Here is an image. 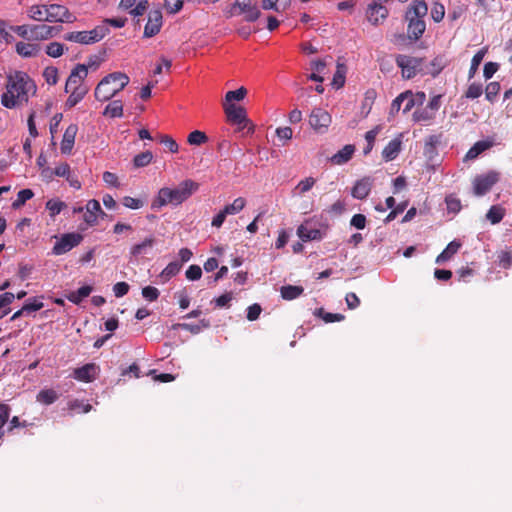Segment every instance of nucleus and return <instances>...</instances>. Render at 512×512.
<instances>
[{
    "mask_svg": "<svg viewBox=\"0 0 512 512\" xmlns=\"http://www.w3.org/2000/svg\"><path fill=\"white\" fill-rule=\"evenodd\" d=\"M153 159V154L150 151H146L136 155L133 159V163L135 167H145L151 163Z\"/></svg>",
    "mask_w": 512,
    "mask_h": 512,
    "instance_id": "obj_47",
    "label": "nucleus"
},
{
    "mask_svg": "<svg viewBox=\"0 0 512 512\" xmlns=\"http://www.w3.org/2000/svg\"><path fill=\"white\" fill-rule=\"evenodd\" d=\"M36 399L39 403L50 405L58 399V394L53 389H44L37 394Z\"/></svg>",
    "mask_w": 512,
    "mask_h": 512,
    "instance_id": "obj_39",
    "label": "nucleus"
},
{
    "mask_svg": "<svg viewBox=\"0 0 512 512\" xmlns=\"http://www.w3.org/2000/svg\"><path fill=\"white\" fill-rule=\"evenodd\" d=\"M491 147V143L488 141L476 142L466 153L465 159L472 160L478 157L479 154Z\"/></svg>",
    "mask_w": 512,
    "mask_h": 512,
    "instance_id": "obj_36",
    "label": "nucleus"
},
{
    "mask_svg": "<svg viewBox=\"0 0 512 512\" xmlns=\"http://www.w3.org/2000/svg\"><path fill=\"white\" fill-rule=\"evenodd\" d=\"M482 92L483 90L480 84L472 83L469 85L466 91V97L470 99H476L481 96Z\"/></svg>",
    "mask_w": 512,
    "mask_h": 512,
    "instance_id": "obj_63",
    "label": "nucleus"
},
{
    "mask_svg": "<svg viewBox=\"0 0 512 512\" xmlns=\"http://www.w3.org/2000/svg\"><path fill=\"white\" fill-rule=\"evenodd\" d=\"M316 184V178L312 176L301 179L293 188L292 194L295 197H303L306 193L313 189Z\"/></svg>",
    "mask_w": 512,
    "mask_h": 512,
    "instance_id": "obj_23",
    "label": "nucleus"
},
{
    "mask_svg": "<svg viewBox=\"0 0 512 512\" xmlns=\"http://www.w3.org/2000/svg\"><path fill=\"white\" fill-rule=\"evenodd\" d=\"M34 196V193L31 189H23L18 192L17 199L12 203V207L14 209H19L22 207L26 201L30 200Z\"/></svg>",
    "mask_w": 512,
    "mask_h": 512,
    "instance_id": "obj_46",
    "label": "nucleus"
},
{
    "mask_svg": "<svg viewBox=\"0 0 512 512\" xmlns=\"http://www.w3.org/2000/svg\"><path fill=\"white\" fill-rule=\"evenodd\" d=\"M331 122V115L322 108H314L309 116V125L319 134L326 133Z\"/></svg>",
    "mask_w": 512,
    "mask_h": 512,
    "instance_id": "obj_8",
    "label": "nucleus"
},
{
    "mask_svg": "<svg viewBox=\"0 0 512 512\" xmlns=\"http://www.w3.org/2000/svg\"><path fill=\"white\" fill-rule=\"evenodd\" d=\"M12 33L13 31L10 30V26L0 20V41L6 44L12 43L14 41Z\"/></svg>",
    "mask_w": 512,
    "mask_h": 512,
    "instance_id": "obj_48",
    "label": "nucleus"
},
{
    "mask_svg": "<svg viewBox=\"0 0 512 512\" xmlns=\"http://www.w3.org/2000/svg\"><path fill=\"white\" fill-rule=\"evenodd\" d=\"M88 75V68L84 64H78L70 73L66 85L65 91L69 92L72 88L79 86H86L83 81Z\"/></svg>",
    "mask_w": 512,
    "mask_h": 512,
    "instance_id": "obj_10",
    "label": "nucleus"
},
{
    "mask_svg": "<svg viewBox=\"0 0 512 512\" xmlns=\"http://www.w3.org/2000/svg\"><path fill=\"white\" fill-rule=\"evenodd\" d=\"M162 18L160 10H152L149 12L148 21L144 27V37L151 38L160 32L163 23Z\"/></svg>",
    "mask_w": 512,
    "mask_h": 512,
    "instance_id": "obj_12",
    "label": "nucleus"
},
{
    "mask_svg": "<svg viewBox=\"0 0 512 512\" xmlns=\"http://www.w3.org/2000/svg\"><path fill=\"white\" fill-rule=\"evenodd\" d=\"M224 111L228 117V120L239 126V129H244L249 125L246 110L237 106L234 103L223 104Z\"/></svg>",
    "mask_w": 512,
    "mask_h": 512,
    "instance_id": "obj_9",
    "label": "nucleus"
},
{
    "mask_svg": "<svg viewBox=\"0 0 512 512\" xmlns=\"http://www.w3.org/2000/svg\"><path fill=\"white\" fill-rule=\"evenodd\" d=\"M235 7H238L239 14H244V19L247 22H254L261 15L258 7L251 4V0H236Z\"/></svg>",
    "mask_w": 512,
    "mask_h": 512,
    "instance_id": "obj_13",
    "label": "nucleus"
},
{
    "mask_svg": "<svg viewBox=\"0 0 512 512\" xmlns=\"http://www.w3.org/2000/svg\"><path fill=\"white\" fill-rule=\"evenodd\" d=\"M185 276L190 281L199 280L202 276V269L198 265H191L186 270Z\"/></svg>",
    "mask_w": 512,
    "mask_h": 512,
    "instance_id": "obj_59",
    "label": "nucleus"
},
{
    "mask_svg": "<svg viewBox=\"0 0 512 512\" xmlns=\"http://www.w3.org/2000/svg\"><path fill=\"white\" fill-rule=\"evenodd\" d=\"M379 131H380V128L376 127L374 129H371L368 132H366L365 139L367 141V146L364 148V154L365 155L370 153L371 150L373 149L374 141H375Z\"/></svg>",
    "mask_w": 512,
    "mask_h": 512,
    "instance_id": "obj_52",
    "label": "nucleus"
},
{
    "mask_svg": "<svg viewBox=\"0 0 512 512\" xmlns=\"http://www.w3.org/2000/svg\"><path fill=\"white\" fill-rule=\"evenodd\" d=\"M246 200L243 197L236 198L231 204L226 205L223 209L227 215H235L244 209Z\"/></svg>",
    "mask_w": 512,
    "mask_h": 512,
    "instance_id": "obj_42",
    "label": "nucleus"
},
{
    "mask_svg": "<svg viewBox=\"0 0 512 512\" xmlns=\"http://www.w3.org/2000/svg\"><path fill=\"white\" fill-rule=\"evenodd\" d=\"M180 328L183 330L189 331L193 334H198L202 329L209 327V322L206 320H201L199 324H188L182 323L178 324Z\"/></svg>",
    "mask_w": 512,
    "mask_h": 512,
    "instance_id": "obj_50",
    "label": "nucleus"
},
{
    "mask_svg": "<svg viewBox=\"0 0 512 512\" xmlns=\"http://www.w3.org/2000/svg\"><path fill=\"white\" fill-rule=\"evenodd\" d=\"M409 96L408 93H401L400 95H398L392 102L391 104V108H390V114L391 115H394L396 113L399 112V110L401 109V105L402 103L405 101V98Z\"/></svg>",
    "mask_w": 512,
    "mask_h": 512,
    "instance_id": "obj_62",
    "label": "nucleus"
},
{
    "mask_svg": "<svg viewBox=\"0 0 512 512\" xmlns=\"http://www.w3.org/2000/svg\"><path fill=\"white\" fill-rule=\"evenodd\" d=\"M317 312L326 323L339 322L344 319V316L339 313H324L322 309H319Z\"/></svg>",
    "mask_w": 512,
    "mask_h": 512,
    "instance_id": "obj_61",
    "label": "nucleus"
},
{
    "mask_svg": "<svg viewBox=\"0 0 512 512\" xmlns=\"http://www.w3.org/2000/svg\"><path fill=\"white\" fill-rule=\"evenodd\" d=\"M15 299V295L11 292H5L0 295V310H3L0 317H3L8 313V310H4L6 307H8L13 300Z\"/></svg>",
    "mask_w": 512,
    "mask_h": 512,
    "instance_id": "obj_56",
    "label": "nucleus"
},
{
    "mask_svg": "<svg viewBox=\"0 0 512 512\" xmlns=\"http://www.w3.org/2000/svg\"><path fill=\"white\" fill-rule=\"evenodd\" d=\"M53 28L45 25H35L31 27L30 29V38L36 39V40H43L48 39L52 36Z\"/></svg>",
    "mask_w": 512,
    "mask_h": 512,
    "instance_id": "obj_28",
    "label": "nucleus"
},
{
    "mask_svg": "<svg viewBox=\"0 0 512 512\" xmlns=\"http://www.w3.org/2000/svg\"><path fill=\"white\" fill-rule=\"evenodd\" d=\"M155 243L156 239L153 236L147 237L141 242L131 246L130 255L136 259L148 255L152 251Z\"/></svg>",
    "mask_w": 512,
    "mask_h": 512,
    "instance_id": "obj_17",
    "label": "nucleus"
},
{
    "mask_svg": "<svg viewBox=\"0 0 512 512\" xmlns=\"http://www.w3.org/2000/svg\"><path fill=\"white\" fill-rule=\"evenodd\" d=\"M68 406L71 411H75L76 413H88L92 409L90 404L80 400H73L69 402Z\"/></svg>",
    "mask_w": 512,
    "mask_h": 512,
    "instance_id": "obj_51",
    "label": "nucleus"
},
{
    "mask_svg": "<svg viewBox=\"0 0 512 512\" xmlns=\"http://www.w3.org/2000/svg\"><path fill=\"white\" fill-rule=\"evenodd\" d=\"M291 5V0H262V8L264 10H274L283 12Z\"/></svg>",
    "mask_w": 512,
    "mask_h": 512,
    "instance_id": "obj_31",
    "label": "nucleus"
},
{
    "mask_svg": "<svg viewBox=\"0 0 512 512\" xmlns=\"http://www.w3.org/2000/svg\"><path fill=\"white\" fill-rule=\"evenodd\" d=\"M103 114L112 118L121 117L123 115V105L121 101L115 100L110 102L106 106Z\"/></svg>",
    "mask_w": 512,
    "mask_h": 512,
    "instance_id": "obj_40",
    "label": "nucleus"
},
{
    "mask_svg": "<svg viewBox=\"0 0 512 512\" xmlns=\"http://www.w3.org/2000/svg\"><path fill=\"white\" fill-rule=\"evenodd\" d=\"M182 264L177 261L170 262L161 272L160 278L163 282L168 281L175 275H177L181 270Z\"/></svg>",
    "mask_w": 512,
    "mask_h": 512,
    "instance_id": "obj_34",
    "label": "nucleus"
},
{
    "mask_svg": "<svg viewBox=\"0 0 512 512\" xmlns=\"http://www.w3.org/2000/svg\"><path fill=\"white\" fill-rule=\"evenodd\" d=\"M83 240V236L79 233H66L57 238L53 248L52 253L54 255H62L74 247L78 246Z\"/></svg>",
    "mask_w": 512,
    "mask_h": 512,
    "instance_id": "obj_7",
    "label": "nucleus"
},
{
    "mask_svg": "<svg viewBox=\"0 0 512 512\" xmlns=\"http://www.w3.org/2000/svg\"><path fill=\"white\" fill-rule=\"evenodd\" d=\"M373 186V179L370 177H363L357 180L351 189L353 198L363 200L368 197Z\"/></svg>",
    "mask_w": 512,
    "mask_h": 512,
    "instance_id": "obj_14",
    "label": "nucleus"
},
{
    "mask_svg": "<svg viewBox=\"0 0 512 512\" xmlns=\"http://www.w3.org/2000/svg\"><path fill=\"white\" fill-rule=\"evenodd\" d=\"M487 53V48L480 49L472 58L471 66L469 69V78H473L476 71L478 70V67L480 63L482 62L483 58L485 57Z\"/></svg>",
    "mask_w": 512,
    "mask_h": 512,
    "instance_id": "obj_45",
    "label": "nucleus"
},
{
    "mask_svg": "<svg viewBox=\"0 0 512 512\" xmlns=\"http://www.w3.org/2000/svg\"><path fill=\"white\" fill-rule=\"evenodd\" d=\"M461 243L459 241H451L447 247L436 258L437 264H442L450 260L460 249Z\"/></svg>",
    "mask_w": 512,
    "mask_h": 512,
    "instance_id": "obj_26",
    "label": "nucleus"
},
{
    "mask_svg": "<svg viewBox=\"0 0 512 512\" xmlns=\"http://www.w3.org/2000/svg\"><path fill=\"white\" fill-rule=\"evenodd\" d=\"M396 64L401 69L404 79H412L422 70L423 59L400 54L396 56Z\"/></svg>",
    "mask_w": 512,
    "mask_h": 512,
    "instance_id": "obj_5",
    "label": "nucleus"
},
{
    "mask_svg": "<svg viewBox=\"0 0 512 512\" xmlns=\"http://www.w3.org/2000/svg\"><path fill=\"white\" fill-rule=\"evenodd\" d=\"M104 214L99 201L92 199L89 200L85 206L84 222L88 226H94L98 222V216Z\"/></svg>",
    "mask_w": 512,
    "mask_h": 512,
    "instance_id": "obj_16",
    "label": "nucleus"
},
{
    "mask_svg": "<svg viewBox=\"0 0 512 512\" xmlns=\"http://www.w3.org/2000/svg\"><path fill=\"white\" fill-rule=\"evenodd\" d=\"M91 292V286H82L78 290L71 292L67 296V299L74 304H79L84 298L88 297Z\"/></svg>",
    "mask_w": 512,
    "mask_h": 512,
    "instance_id": "obj_35",
    "label": "nucleus"
},
{
    "mask_svg": "<svg viewBox=\"0 0 512 512\" xmlns=\"http://www.w3.org/2000/svg\"><path fill=\"white\" fill-rule=\"evenodd\" d=\"M122 204L129 209L138 210L144 206V201L131 196H125L122 199Z\"/></svg>",
    "mask_w": 512,
    "mask_h": 512,
    "instance_id": "obj_55",
    "label": "nucleus"
},
{
    "mask_svg": "<svg viewBox=\"0 0 512 512\" xmlns=\"http://www.w3.org/2000/svg\"><path fill=\"white\" fill-rule=\"evenodd\" d=\"M402 149V135H398L392 139L383 149L382 158L386 162L394 160Z\"/></svg>",
    "mask_w": 512,
    "mask_h": 512,
    "instance_id": "obj_21",
    "label": "nucleus"
},
{
    "mask_svg": "<svg viewBox=\"0 0 512 512\" xmlns=\"http://www.w3.org/2000/svg\"><path fill=\"white\" fill-rule=\"evenodd\" d=\"M303 293V288L300 286L287 285L281 288V296L285 300H293Z\"/></svg>",
    "mask_w": 512,
    "mask_h": 512,
    "instance_id": "obj_41",
    "label": "nucleus"
},
{
    "mask_svg": "<svg viewBox=\"0 0 512 512\" xmlns=\"http://www.w3.org/2000/svg\"><path fill=\"white\" fill-rule=\"evenodd\" d=\"M109 33L106 26H97L90 31H74L64 35V39L79 44H93L102 40Z\"/></svg>",
    "mask_w": 512,
    "mask_h": 512,
    "instance_id": "obj_4",
    "label": "nucleus"
},
{
    "mask_svg": "<svg viewBox=\"0 0 512 512\" xmlns=\"http://www.w3.org/2000/svg\"><path fill=\"white\" fill-rule=\"evenodd\" d=\"M435 116L436 114L426 106L414 111L413 120L415 122L430 123L435 118Z\"/></svg>",
    "mask_w": 512,
    "mask_h": 512,
    "instance_id": "obj_37",
    "label": "nucleus"
},
{
    "mask_svg": "<svg viewBox=\"0 0 512 512\" xmlns=\"http://www.w3.org/2000/svg\"><path fill=\"white\" fill-rule=\"evenodd\" d=\"M297 235L302 241H312L323 239L325 232L319 228L311 227L308 223H305L298 227Z\"/></svg>",
    "mask_w": 512,
    "mask_h": 512,
    "instance_id": "obj_18",
    "label": "nucleus"
},
{
    "mask_svg": "<svg viewBox=\"0 0 512 512\" xmlns=\"http://www.w3.org/2000/svg\"><path fill=\"white\" fill-rule=\"evenodd\" d=\"M28 16L35 21H47L48 22V12L47 5H34L31 6L28 10Z\"/></svg>",
    "mask_w": 512,
    "mask_h": 512,
    "instance_id": "obj_32",
    "label": "nucleus"
},
{
    "mask_svg": "<svg viewBox=\"0 0 512 512\" xmlns=\"http://www.w3.org/2000/svg\"><path fill=\"white\" fill-rule=\"evenodd\" d=\"M187 141L190 145H201L207 141V136L204 132L195 130L188 135Z\"/></svg>",
    "mask_w": 512,
    "mask_h": 512,
    "instance_id": "obj_53",
    "label": "nucleus"
},
{
    "mask_svg": "<svg viewBox=\"0 0 512 512\" xmlns=\"http://www.w3.org/2000/svg\"><path fill=\"white\" fill-rule=\"evenodd\" d=\"M142 295L149 301H155L159 296V291L153 286H146L142 289Z\"/></svg>",
    "mask_w": 512,
    "mask_h": 512,
    "instance_id": "obj_64",
    "label": "nucleus"
},
{
    "mask_svg": "<svg viewBox=\"0 0 512 512\" xmlns=\"http://www.w3.org/2000/svg\"><path fill=\"white\" fill-rule=\"evenodd\" d=\"M66 206V203L59 198L49 199L45 204V208L51 219H54L58 214H60Z\"/></svg>",
    "mask_w": 512,
    "mask_h": 512,
    "instance_id": "obj_30",
    "label": "nucleus"
},
{
    "mask_svg": "<svg viewBox=\"0 0 512 512\" xmlns=\"http://www.w3.org/2000/svg\"><path fill=\"white\" fill-rule=\"evenodd\" d=\"M47 12L49 15L48 22H73L75 20V17L63 5H47Z\"/></svg>",
    "mask_w": 512,
    "mask_h": 512,
    "instance_id": "obj_11",
    "label": "nucleus"
},
{
    "mask_svg": "<svg viewBox=\"0 0 512 512\" xmlns=\"http://www.w3.org/2000/svg\"><path fill=\"white\" fill-rule=\"evenodd\" d=\"M504 214L505 210L501 206L494 205L489 209L486 217L492 224H497L503 219Z\"/></svg>",
    "mask_w": 512,
    "mask_h": 512,
    "instance_id": "obj_44",
    "label": "nucleus"
},
{
    "mask_svg": "<svg viewBox=\"0 0 512 512\" xmlns=\"http://www.w3.org/2000/svg\"><path fill=\"white\" fill-rule=\"evenodd\" d=\"M498 180L499 174L495 171L476 176L472 182L474 195L478 197L485 195Z\"/></svg>",
    "mask_w": 512,
    "mask_h": 512,
    "instance_id": "obj_6",
    "label": "nucleus"
},
{
    "mask_svg": "<svg viewBox=\"0 0 512 512\" xmlns=\"http://www.w3.org/2000/svg\"><path fill=\"white\" fill-rule=\"evenodd\" d=\"M428 12L427 4L422 0H415L411 3L406 18L423 19Z\"/></svg>",
    "mask_w": 512,
    "mask_h": 512,
    "instance_id": "obj_25",
    "label": "nucleus"
},
{
    "mask_svg": "<svg viewBox=\"0 0 512 512\" xmlns=\"http://www.w3.org/2000/svg\"><path fill=\"white\" fill-rule=\"evenodd\" d=\"M388 16V9L377 3H372L367 9V18L373 25H378L381 21Z\"/></svg>",
    "mask_w": 512,
    "mask_h": 512,
    "instance_id": "obj_20",
    "label": "nucleus"
},
{
    "mask_svg": "<svg viewBox=\"0 0 512 512\" xmlns=\"http://www.w3.org/2000/svg\"><path fill=\"white\" fill-rule=\"evenodd\" d=\"M63 51V45L58 42H52L46 47V53L53 58L60 57L63 54Z\"/></svg>",
    "mask_w": 512,
    "mask_h": 512,
    "instance_id": "obj_57",
    "label": "nucleus"
},
{
    "mask_svg": "<svg viewBox=\"0 0 512 512\" xmlns=\"http://www.w3.org/2000/svg\"><path fill=\"white\" fill-rule=\"evenodd\" d=\"M408 20V35L409 38L415 40L419 39L426 29V24L423 19L406 18Z\"/></svg>",
    "mask_w": 512,
    "mask_h": 512,
    "instance_id": "obj_24",
    "label": "nucleus"
},
{
    "mask_svg": "<svg viewBox=\"0 0 512 512\" xmlns=\"http://www.w3.org/2000/svg\"><path fill=\"white\" fill-rule=\"evenodd\" d=\"M346 73H347L346 66L342 63H338L337 67H336V71L333 76V80H332V85L336 89L343 87V85L345 83Z\"/></svg>",
    "mask_w": 512,
    "mask_h": 512,
    "instance_id": "obj_38",
    "label": "nucleus"
},
{
    "mask_svg": "<svg viewBox=\"0 0 512 512\" xmlns=\"http://www.w3.org/2000/svg\"><path fill=\"white\" fill-rule=\"evenodd\" d=\"M447 66V59L442 56H436L428 66V74L437 76Z\"/></svg>",
    "mask_w": 512,
    "mask_h": 512,
    "instance_id": "obj_33",
    "label": "nucleus"
},
{
    "mask_svg": "<svg viewBox=\"0 0 512 512\" xmlns=\"http://www.w3.org/2000/svg\"><path fill=\"white\" fill-rule=\"evenodd\" d=\"M247 95V90L244 87H240L237 90L228 91L225 95L223 104L234 103V101H242Z\"/></svg>",
    "mask_w": 512,
    "mask_h": 512,
    "instance_id": "obj_43",
    "label": "nucleus"
},
{
    "mask_svg": "<svg viewBox=\"0 0 512 512\" xmlns=\"http://www.w3.org/2000/svg\"><path fill=\"white\" fill-rule=\"evenodd\" d=\"M99 371L100 369L96 364L89 363L74 369L73 377L81 382H91L97 377Z\"/></svg>",
    "mask_w": 512,
    "mask_h": 512,
    "instance_id": "obj_15",
    "label": "nucleus"
},
{
    "mask_svg": "<svg viewBox=\"0 0 512 512\" xmlns=\"http://www.w3.org/2000/svg\"><path fill=\"white\" fill-rule=\"evenodd\" d=\"M129 76L123 72H113L105 76L95 88V98L105 102L113 98L129 84Z\"/></svg>",
    "mask_w": 512,
    "mask_h": 512,
    "instance_id": "obj_3",
    "label": "nucleus"
},
{
    "mask_svg": "<svg viewBox=\"0 0 512 512\" xmlns=\"http://www.w3.org/2000/svg\"><path fill=\"white\" fill-rule=\"evenodd\" d=\"M500 84L498 82H490L485 89L486 99L490 102H493L500 92Z\"/></svg>",
    "mask_w": 512,
    "mask_h": 512,
    "instance_id": "obj_54",
    "label": "nucleus"
},
{
    "mask_svg": "<svg viewBox=\"0 0 512 512\" xmlns=\"http://www.w3.org/2000/svg\"><path fill=\"white\" fill-rule=\"evenodd\" d=\"M184 0H165V8L168 13L176 14L183 7Z\"/></svg>",
    "mask_w": 512,
    "mask_h": 512,
    "instance_id": "obj_60",
    "label": "nucleus"
},
{
    "mask_svg": "<svg viewBox=\"0 0 512 512\" xmlns=\"http://www.w3.org/2000/svg\"><path fill=\"white\" fill-rule=\"evenodd\" d=\"M88 87L87 86H79L77 88H72L68 93H70L66 105L68 107H74L76 104H78L88 93Z\"/></svg>",
    "mask_w": 512,
    "mask_h": 512,
    "instance_id": "obj_29",
    "label": "nucleus"
},
{
    "mask_svg": "<svg viewBox=\"0 0 512 512\" xmlns=\"http://www.w3.org/2000/svg\"><path fill=\"white\" fill-rule=\"evenodd\" d=\"M445 16V8L441 3H434L431 9V17L435 22H440Z\"/></svg>",
    "mask_w": 512,
    "mask_h": 512,
    "instance_id": "obj_58",
    "label": "nucleus"
},
{
    "mask_svg": "<svg viewBox=\"0 0 512 512\" xmlns=\"http://www.w3.org/2000/svg\"><path fill=\"white\" fill-rule=\"evenodd\" d=\"M43 77L48 85H55L58 82V69L53 66L46 67Z\"/></svg>",
    "mask_w": 512,
    "mask_h": 512,
    "instance_id": "obj_49",
    "label": "nucleus"
},
{
    "mask_svg": "<svg viewBox=\"0 0 512 512\" xmlns=\"http://www.w3.org/2000/svg\"><path fill=\"white\" fill-rule=\"evenodd\" d=\"M354 152H355L354 145L347 144L341 150H339L337 153H335L330 158V161L334 165H343V164L347 163L352 158Z\"/></svg>",
    "mask_w": 512,
    "mask_h": 512,
    "instance_id": "obj_22",
    "label": "nucleus"
},
{
    "mask_svg": "<svg viewBox=\"0 0 512 512\" xmlns=\"http://www.w3.org/2000/svg\"><path fill=\"white\" fill-rule=\"evenodd\" d=\"M198 189L199 184L192 179H185L174 187H162L153 198L151 208L160 210L168 205L179 206L196 193Z\"/></svg>",
    "mask_w": 512,
    "mask_h": 512,
    "instance_id": "obj_2",
    "label": "nucleus"
},
{
    "mask_svg": "<svg viewBox=\"0 0 512 512\" xmlns=\"http://www.w3.org/2000/svg\"><path fill=\"white\" fill-rule=\"evenodd\" d=\"M36 91L35 82L26 73L16 71L7 76L1 104L8 109L22 107L36 94Z\"/></svg>",
    "mask_w": 512,
    "mask_h": 512,
    "instance_id": "obj_1",
    "label": "nucleus"
},
{
    "mask_svg": "<svg viewBox=\"0 0 512 512\" xmlns=\"http://www.w3.org/2000/svg\"><path fill=\"white\" fill-rule=\"evenodd\" d=\"M16 52L25 58H30L36 56L40 49L38 45L32 43L18 42L16 44Z\"/></svg>",
    "mask_w": 512,
    "mask_h": 512,
    "instance_id": "obj_27",
    "label": "nucleus"
},
{
    "mask_svg": "<svg viewBox=\"0 0 512 512\" xmlns=\"http://www.w3.org/2000/svg\"><path fill=\"white\" fill-rule=\"evenodd\" d=\"M77 132H78V126L76 124H70L66 128L63 138H62V141H61V146H60L61 152L63 154L71 153L74 143H75V138H76Z\"/></svg>",
    "mask_w": 512,
    "mask_h": 512,
    "instance_id": "obj_19",
    "label": "nucleus"
}]
</instances>
